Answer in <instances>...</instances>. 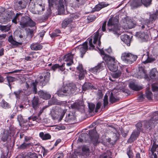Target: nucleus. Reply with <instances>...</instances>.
<instances>
[{
	"instance_id": "nucleus-1",
	"label": "nucleus",
	"mask_w": 158,
	"mask_h": 158,
	"mask_svg": "<svg viewBox=\"0 0 158 158\" xmlns=\"http://www.w3.org/2000/svg\"><path fill=\"white\" fill-rule=\"evenodd\" d=\"M77 88L75 84L71 83L67 85L63 86L57 91V94L60 97L64 96H70L75 92Z\"/></svg>"
},
{
	"instance_id": "nucleus-2",
	"label": "nucleus",
	"mask_w": 158,
	"mask_h": 158,
	"mask_svg": "<svg viewBox=\"0 0 158 158\" xmlns=\"http://www.w3.org/2000/svg\"><path fill=\"white\" fill-rule=\"evenodd\" d=\"M120 29L119 20L117 18H110L107 23V31L114 34H117Z\"/></svg>"
},
{
	"instance_id": "nucleus-3",
	"label": "nucleus",
	"mask_w": 158,
	"mask_h": 158,
	"mask_svg": "<svg viewBox=\"0 0 158 158\" xmlns=\"http://www.w3.org/2000/svg\"><path fill=\"white\" fill-rule=\"evenodd\" d=\"M66 112L65 110L62 109L58 106L53 107L51 111L50 114L54 120L57 119L59 117V120L61 121Z\"/></svg>"
},
{
	"instance_id": "nucleus-4",
	"label": "nucleus",
	"mask_w": 158,
	"mask_h": 158,
	"mask_svg": "<svg viewBox=\"0 0 158 158\" xmlns=\"http://www.w3.org/2000/svg\"><path fill=\"white\" fill-rule=\"evenodd\" d=\"M137 58V56L130 52H124L122 53L121 60L124 62L130 64L135 61Z\"/></svg>"
},
{
	"instance_id": "nucleus-5",
	"label": "nucleus",
	"mask_w": 158,
	"mask_h": 158,
	"mask_svg": "<svg viewBox=\"0 0 158 158\" xmlns=\"http://www.w3.org/2000/svg\"><path fill=\"white\" fill-rule=\"evenodd\" d=\"M19 24L22 28H24L28 27L35 26V23L30 17L26 16L22 18Z\"/></svg>"
},
{
	"instance_id": "nucleus-6",
	"label": "nucleus",
	"mask_w": 158,
	"mask_h": 158,
	"mask_svg": "<svg viewBox=\"0 0 158 158\" xmlns=\"http://www.w3.org/2000/svg\"><path fill=\"white\" fill-rule=\"evenodd\" d=\"M27 3V0H17L14 3V7L15 10H20L25 8Z\"/></svg>"
},
{
	"instance_id": "nucleus-7",
	"label": "nucleus",
	"mask_w": 158,
	"mask_h": 158,
	"mask_svg": "<svg viewBox=\"0 0 158 158\" xmlns=\"http://www.w3.org/2000/svg\"><path fill=\"white\" fill-rule=\"evenodd\" d=\"M146 53L143 55L142 60V62L145 64L154 61L155 60V59L149 56V52L148 51H146Z\"/></svg>"
},
{
	"instance_id": "nucleus-8",
	"label": "nucleus",
	"mask_w": 158,
	"mask_h": 158,
	"mask_svg": "<svg viewBox=\"0 0 158 158\" xmlns=\"http://www.w3.org/2000/svg\"><path fill=\"white\" fill-rule=\"evenodd\" d=\"M106 65L105 63L102 62L98 64L97 66L91 69V72L96 74L98 72H99L100 71L103 69L105 67Z\"/></svg>"
},
{
	"instance_id": "nucleus-9",
	"label": "nucleus",
	"mask_w": 158,
	"mask_h": 158,
	"mask_svg": "<svg viewBox=\"0 0 158 158\" xmlns=\"http://www.w3.org/2000/svg\"><path fill=\"white\" fill-rule=\"evenodd\" d=\"M77 49H79L81 53V57L82 58L83 55L85 53L88 49V42L87 41L85 42L82 44V45L78 46Z\"/></svg>"
},
{
	"instance_id": "nucleus-10",
	"label": "nucleus",
	"mask_w": 158,
	"mask_h": 158,
	"mask_svg": "<svg viewBox=\"0 0 158 158\" xmlns=\"http://www.w3.org/2000/svg\"><path fill=\"white\" fill-rule=\"evenodd\" d=\"M76 117L73 113H69L66 115L64 119V121L66 123H73L76 119Z\"/></svg>"
},
{
	"instance_id": "nucleus-11",
	"label": "nucleus",
	"mask_w": 158,
	"mask_h": 158,
	"mask_svg": "<svg viewBox=\"0 0 158 158\" xmlns=\"http://www.w3.org/2000/svg\"><path fill=\"white\" fill-rule=\"evenodd\" d=\"M130 3L132 9L136 8L142 4L141 0H131L130 1Z\"/></svg>"
},
{
	"instance_id": "nucleus-12",
	"label": "nucleus",
	"mask_w": 158,
	"mask_h": 158,
	"mask_svg": "<svg viewBox=\"0 0 158 158\" xmlns=\"http://www.w3.org/2000/svg\"><path fill=\"white\" fill-rule=\"evenodd\" d=\"M31 102L32 107L34 110H36L39 108L40 102L38 97L34 96L31 101Z\"/></svg>"
},
{
	"instance_id": "nucleus-13",
	"label": "nucleus",
	"mask_w": 158,
	"mask_h": 158,
	"mask_svg": "<svg viewBox=\"0 0 158 158\" xmlns=\"http://www.w3.org/2000/svg\"><path fill=\"white\" fill-rule=\"evenodd\" d=\"M121 40L127 46H130L131 40V37L126 34L122 35L120 36Z\"/></svg>"
},
{
	"instance_id": "nucleus-14",
	"label": "nucleus",
	"mask_w": 158,
	"mask_h": 158,
	"mask_svg": "<svg viewBox=\"0 0 158 158\" xmlns=\"http://www.w3.org/2000/svg\"><path fill=\"white\" fill-rule=\"evenodd\" d=\"M37 93L40 98L44 99H48L51 97V95L50 94L47 92H44L42 90L39 91Z\"/></svg>"
},
{
	"instance_id": "nucleus-15",
	"label": "nucleus",
	"mask_w": 158,
	"mask_h": 158,
	"mask_svg": "<svg viewBox=\"0 0 158 158\" xmlns=\"http://www.w3.org/2000/svg\"><path fill=\"white\" fill-rule=\"evenodd\" d=\"M135 25V23L131 20H127L126 23L124 26L125 29H130L134 27Z\"/></svg>"
},
{
	"instance_id": "nucleus-16",
	"label": "nucleus",
	"mask_w": 158,
	"mask_h": 158,
	"mask_svg": "<svg viewBox=\"0 0 158 158\" xmlns=\"http://www.w3.org/2000/svg\"><path fill=\"white\" fill-rule=\"evenodd\" d=\"M139 132L136 131L133 132L131 134L130 138L128 140V142L129 143H131L135 140L138 136Z\"/></svg>"
},
{
	"instance_id": "nucleus-17",
	"label": "nucleus",
	"mask_w": 158,
	"mask_h": 158,
	"mask_svg": "<svg viewBox=\"0 0 158 158\" xmlns=\"http://www.w3.org/2000/svg\"><path fill=\"white\" fill-rule=\"evenodd\" d=\"M103 58L106 63L107 65H108L109 64L115 62V59L114 57H111L108 55H105Z\"/></svg>"
},
{
	"instance_id": "nucleus-18",
	"label": "nucleus",
	"mask_w": 158,
	"mask_h": 158,
	"mask_svg": "<svg viewBox=\"0 0 158 158\" xmlns=\"http://www.w3.org/2000/svg\"><path fill=\"white\" fill-rule=\"evenodd\" d=\"M43 46L41 44L37 43H32L30 45V48L32 50L37 51L41 49Z\"/></svg>"
},
{
	"instance_id": "nucleus-19",
	"label": "nucleus",
	"mask_w": 158,
	"mask_h": 158,
	"mask_svg": "<svg viewBox=\"0 0 158 158\" xmlns=\"http://www.w3.org/2000/svg\"><path fill=\"white\" fill-rule=\"evenodd\" d=\"M94 130H91L89 131V134L90 136V139H91V142L94 145H96L97 143H98V137L97 136H94L92 135H91V133H93V132H94Z\"/></svg>"
},
{
	"instance_id": "nucleus-20",
	"label": "nucleus",
	"mask_w": 158,
	"mask_h": 158,
	"mask_svg": "<svg viewBox=\"0 0 158 158\" xmlns=\"http://www.w3.org/2000/svg\"><path fill=\"white\" fill-rule=\"evenodd\" d=\"M109 70L114 72H116L118 69V66L115 62H113L111 64H109L107 65Z\"/></svg>"
},
{
	"instance_id": "nucleus-21",
	"label": "nucleus",
	"mask_w": 158,
	"mask_h": 158,
	"mask_svg": "<svg viewBox=\"0 0 158 158\" xmlns=\"http://www.w3.org/2000/svg\"><path fill=\"white\" fill-rule=\"evenodd\" d=\"M8 41L14 47H16L19 45H21L22 43L20 42H17L15 41L13 39L12 35L9 36L8 39Z\"/></svg>"
},
{
	"instance_id": "nucleus-22",
	"label": "nucleus",
	"mask_w": 158,
	"mask_h": 158,
	"mask_svg": "<svg viewBox=\"0 0 158 158\" xmlns=\"http://www.w3.org/2000/svg\"><path fill=\"white\" fill-rule=\"evenodd\" d=\"M151 152L152 153H156V155H158V144H157L156 142L152 144L151 149Z\"/></svg>"
},
{
	"instance_id": "nucleus-23",
	"label": "nucleus",
	"mask_w": 158,
	"mask_h": 158,
	"mask_svg": "<svg viewBox=\"0 0 158 158\" xmlns=\"http://www.w3.org/2000/svg\"><path fill=\"white\" fill-rule=\"evenodd\" d=\"M143 127L146 129H150L151 127L154 124L153 122H152L151 119L148 121H143Z\"/></svg>"
},
{
	"instance_id": "nucleus-24",
	"label": "nucleus",
	"mask_w": 158,
	"mask_h": 158,
	"mask_svg": "<svg viewBox=\"0 0 158 158\" xmlns=\"http://www.w3.org/2000/svg\"><path fill=\"white\" fill-rule=\"evenodd\" d=\"M137 34L139 37L143 40V41H146L148 40V35L144 32H138Z\"/></svg>"
},
{
	"instance_id": "nucleus-25",
	"label": "nucleus",
	"mask_w": 158,
	"mask_h": 158,
	"mask_svg": "<svg viewBox=\"0 0 158 158\" xmlns=\"http://www.w3.org/2000/svg\"><path fill=\"white\" fill-rule=\"evenodd\" d=\"M129 87L132 89L136 90H140L142 89V87L138 85L133 82H130L129 84Z\"/></svg>"
},
{
	"instance_id": "nucleus-26",
	"label": "nucleus",
	"mask_w": 158,
	"mask_h": 158,
	"mask_svg": "<svg viewBox=\"0 0 158 158\" xmlns=\"http://www.w3.org/2000/svg\"><path fill=\"white\" fill-rule=\"evenodd\" d=\"M9 134V131L7 130H5L3 133L1 134V137L3 142H5L6 141L8 138Z\"/></svg>"
},
{
	"instance_id": "nucleus-27",
	"label": "nucleus",
	"mask_w": 158,
	"mask_h": 158,
	"mask_svg": "<svg viewBox=\"0 0 158 158\" xmlns=\"http://www.w3.org/2000/svg\"><path fill=\"white\" fill-rule=\"evenodd\" d=\"M39 136L43 140L49 139L51 137V135L49 134L46 133L44 134L43 132L40 133Z\"/></svg>"
},
{
	"instance_id": "nucleus-28",
	"label": "nucleus",
	"mask_w": 158,
	"mask_h": 158,
	"mask_svg": "<svg viewBox=\"0 0 158 158\" xmlns=\"http://www.w3.org/2000/svg\"><path fill=\"white\" fill-rule=\"evenodd\" d=\"M108 4H106L105 2H101L96 6L95 7V11H99L102 8L106 7L108 6Z\"/></svg>"
},
{
	"instance_id": "nucleus-29",
	"label": "nucleus",
	"mask_w": 158,
	"mask_h": 158,
	"mask_svg": "<svg viewBox=\"0 0 158 158\" xmlns=\"http://www.w3.org/2000/svg\"><path fill=\"white\" fill-rule=\"evenodd\" d=\"M119 98L112 93H111L110 97V102L111 103H115L119 101Z\"/></svg>"
},
{
	"instance_id": "nucleus-30",
	"label": "nucleus",
	"mask_w": 158,
	"mask_h": 158,
	"mask_svg": "<svg viewBox=\"0 0 158 158\" xmlns=\"http://www.w3.org/2000/svg\"><path fill=\"white\" fill-rule=\"evenodd\" d=\"M72 20L71 18H66L64 19L62 23V28H65L68 25L71 23Z\"/></svg>"
},
{
	"instance_id": "nucleus-31",
	"label": "nucleus",
	"mask_w": 158,
	"mask_h": 158,
	"mask_svg": "<svg viewBox=\"0 0 158 158\" xmlns=\"http://www.w3.org/2000/svg\"><path fill=\"white\" fill-rule=\"evenodd\" d=\"M93 87V85L90 83L86 82L82 85V90L85 91L87 89H92Z\"/></svg>"
},
{
	"instance_id": "nucleus-32",
	"label": "nucleus",
	"mask_w": 158,
	"mask_h": 158,
	"mask_svg": "<svg viewBox=\"0 0 158 158\" xmlns=\"http://www.w3.org/2000/svg\"><path fill=\"white\" fill-rule=\"evenodd\" d=\"M99 34L98 32L96 33L94 35V38L93 43L94 44H96L97 42H98V44L99 47L101 45V42L100 40V38H99Z\"/></svg>"
},
{
	"instance_id": "nucleus-33",
	"label": "nucleus",
	"mask_w": 158,
	"mask_h": 158,
	"mask_svg": "<svg viewBox=\"0 0 158 158\" xmlns=\"http://www.w3.org/2000/svg\"><path fill=\"white\" fill-rule=\"evenodd\" d=\"M38 84V82L35 81V82H33L31 85V88L32 90L33 93L36 94H37V85Z\"/></svg>"
},
{
	"instance_id": "nucleus-34",
	"label": "nucleus",
	"mask_w": 158,
	"mask_h": 158,
	"mask_svg": "<svg viewBox=\"0 0 158 158\" xmlns=\"http://www.w3.org/2000/svg\"><path fill=\"white\" fill-rule=\"evenodd\" d=\"M73 55L71 53H69L66 55L64 56V61L66 62L73 61Z\"/></svg>"
},
{
	"instance_id": "nucleus-35",
	"label": "nucleus",
	"mask_w": 158,
	"mask_h": 158,
	"mask_svg": "<svg viewBox=\"0 0 158 158\" xmlns=\"http://www.w3.org/2000/svg\"><path fill=\"white\" fill-rule=\"evenodd\" d=\"M83 106V104L82 103H81V104H80L79 103L77 102L74 103L71 105V108L73 109H74L79 110Z\"/></svg>"
},
{
	"instance_id": "nucleus-36",
	"label": "nucleus",
	"mask_w": 158,
	"mask_h": 158,
	"mask_svg": "<svg viewBox=\"0 0 158 158\" xmlns=\"http://www.w3.org/2000/svg\"><path fill=\"white\" fill-rule=\"evenodd\" d=\"M5 15L7 18L8 19L9 21H10V19H12L15 15V14L13 11H10L9 10L5 11L4 15Z\"/></svg>"
},
{
	"instance_id": "nucleus-37",
	"label": "nucleus",
	"mask_w": 158,
	"mask_h": 158,
	"mask_svg": "<svg viewBox=\"0 0 158 158\" xmlns=\"http://www.w3.org/2000/svg\"><path fill=\"white\" fill-rule=\"evenodd\" d=\"M101 142L104 145H105L109 144V143L113 144L115 143V141L112 140L110 138H109L108 139H103V140H102Z\"/></svg>"
},
{
	"instance_id": "nucleus-38",
	"label": "nucleus",
	"mask_w": 158,
	"mask_h": 158,
	"mask_svg": "<svg viewBox=\"0 0 158 158\" xmlns=\"http://www.w3.org/2000/svg\"><path fill=\"white\" fill-rule=\"evenodd\" d=\"M1 105L3 108L6 109L10 108L11 107L10 105L4 100H2Z\"/></svg>"
},
{
	"instance_id": "nucleus-39",
	"label": "nucleus",
	"mask_w": 158,
	"mask_h": 158,
	"mask_svg": "<svg viewBox=\"0 0 158 158\" xmlns=\"http://www.w3.org/2000/svg\"><path fill=\"white\" fill-rule=\"evenodd\" d=\"M11 26L10 25H7L6 26H0V30L3 32H6L8 31L10 29Z\"/></svg>"
},
{
	"instance_id": "nucleus-40",
	"label": "nucleus",
	"mask_w": 158,
	"mask_h": 158,
	"mask_svg": "<svg viewBox=\"0 0 158 158\" xmlns=\"http://www.w3.org/2000/svg\"><path fill=\"white\" fill-rule=\"evenodd\" d=\"M9 21L8 19L6 17V15H0V23H5Z\"/></svg>"
},
{
	"instance_id": "nucleus-41",
	"label": "nucleus",
	"mask_w": 158,
	"mask_h": 158,
	"mask_svg": "<svg viewBox=\"0 0 158 158\" xmlns=\"http://www.w3.org/2000/svg\"><path fill=\"white\" fill-rule=\"evenodd\" d=\"M111 155V152L110 151H107L106 153L100 155L99 158H112L110 156Z\"/></svg>"
},
{
	"instance_id": "nucleus-42",
	"label": "nucleus",
	"mask_w": 158,
	"mask_h": 158,
	"mask_svg": "<svg viewBox=\"0 0 158 158\" xmlns=\"http://www.w3.org/2000/svg\"><path fill=\"white\" fill-rule=\"evenodd\" d=\"M158 74L156 69L154 68L152 69L150 72L149 76L151 78H153L156 76Z\"/></svg>"
},
{
	"instance_id": "nucleus-43",
	"label": "nucleus",
	"mask_w": 158,
	"mask_h": 158,
	"mask_svg": "<svg viewBox=\"0 0 158 158\" xmlns=\"http://www.w3.org/2000/svg\"><path fill=\"white\" fill-rule=\"evenodd\" d=\"M64 64L65 63H64L61 66H60L58 64H56L52 67V69L55 71L57 68H58L62 71H63L64 70V69L63 68V67L64 66Z\"/></svg>"
},
{
	"instance_id": "nucleus-44",
	"label": "nucleus",
	"mask_w": 158,
	"mask_h": 158,
	"mask_svg": "<svg viewBox=\"0 0 158 158\" xmlns=\"http://www.w3.org/2000/svg\"><path fill=\"white\" fill-rule=\"evenodd\" d=\"M143 121L137 123L135 125L137 129V131H138L139 132V131H141L143 129Z\"/></svg>"
},
{
	"instance_id": "nucleus-45",
	"label": "nucleus",
	"mask_w": 158,
	"mask_h": 158,
	"mask_svg": "<svg viewBox=\"0 0 158 158\" xmlns=\"http://www.w3.org/2000/svg\"><path fill=\"white\" fill-rule=\"evenodd\" d=\"M141 69H142V70H139L138 73V78H142L144 77L146 73L144 70L142 68H141Z\"/></svg>"
},
{
	"instance_id": "nucleus-46",
	"label": "nucleus",
	"mask_w": 158,
	"mask_h": 158,
	"mask_svg": "<svg viewBox=\"0 0 158 158\" xmlns=\"http://www.w3.org/2000/svg\"><path fill=\"white\" fill-rule=\"evenodd\" d=\"M22 15V14L21 13H17L15 16L14 17V18L12 19V23H15V24H16L17 23V20L19 19V17L20 16H21Z\"/></svg>"
},
{
	"instance_id": "nucleus-47",
	"label": "nucleus",
	"mask_w": 158,
	"mask_h": 158,
	"mask_svg": "<svg viewBox=\"0 0 158 158\" xmlns=\"http://www.w3.org/2000/svg\"><path fill=\"white\" fill-rule=\"evenodd\" d=\"M82 150L83 152V154L84 155H85L86 156L89 155V151L88 147L85 146H83L82 148Z\"/></svg>"
},
{
	"instance_id": "nucleus-48",
	"label": "nucleus",
	"mask_w": 158,
	"mask_h": 158,
	"mask_svg": "<svg viewBox=\"0 0 158 158\" xmlns=\"http://www.w3.org/2000/svg\"><path fill=\"white\" fill-rule=\"evenodd\" d=\"M127 153L129 157V158H133L134 155L130 147H128L127 149Z\"/></svg>"
},
{
	"instance_id": "nucleus-49",
	"label": "nucleus",
	"mask_w": 158,
	"mask_h": 158,
	"mask_svg": "<svg viewBox=\"0 0 158 158\" xmlns=\"http://www.w3.org/2000/svg\"><path fill=\"white\" fill-rule=\"evenodd\" d=\"M24 158H38V157L35 153H30L27 155L25 156Z\"/></svg>"
},
{
	"instance_id": "nucleus-50",
	"label": "nucleus",
	"mask_w": 158,
	"mask_h": 158,
	"mask_svg": "<svg viewBox=\"0 0 158 158\" xmlns=\"http://www.w3.org/2000/svg\"><path fill=\"white\" fill-rule=\"evenodd\" d=\"M18 120L20 124V123H25L27 122V120H24L21 114H19L18 116Z\"/></svg>"
},
{
	"instance_id": "nucleus-51",
	"label": "nucleus",
	"mask_w": 158,
	"mask_h": 158,
	"mask_svg": "<svg viewBox=\"0 0 158 158\" xmlns=\"http://www.w3.org/2000/svg\"><path fill=\"white\" fill-rule=\"evenodd\" d=\"M39 78H40L39 81L40 84L41 85H45L46 83L48 81V80H46L42 76H40Z\"/></svg>"
},
{
	"instance_id": "nucleus-52",
	"label": "nucleus",
	"mask_w": 158,
	"mask_h": 158,
	"mask_svg": "<svg viewBox=\"0 0 158 158\" xmlns=\"http://www.w3.org/2000/svg\"><path fill=\"white\" fill-rule=\"evenodd\" d=\"M142 4L147 7L150 6L151 4L152 0H141Z\"/></svg>"
},
{
	"instance_id": "nucleus-53",
	"label": "nucleus",
	"mask_w": 158,
	"mask_h": 158,
	"mask_svg": "<svg viewBox=\"0 0 158 158\" xmlns=\"http://www.w3.org/2000/svg\"><path fill=\"white\" fill-rule=\"evenodd\" d=\"M122 73L120 71H118L116 72H114L111 74V76L113 78H117L120 77Z\"/></svg>"
},
{
	"instance_id": "nucleus-54",
	"label": "nucleus",
	"mask_w": 158,
	"mask_h": 158,
	"mask_svg": "<svg viewBox=\"0 0 158 158\" xmlns=\"http://www.w3.org/2000/svg\"><path fill=\"white\" fill-rule=\"evenodd\" d=\"M7 79L9 83V86L10 89H11V85H10V82H13L15 80H16V79L14 77L9 76L7 77Z\"/></svg>"
},
{
	"instance_id": "nucleus-55",
	"label": "nucleus",
	"mask_w": 158,
	"mask_h": 158,
	"mask_svg": "<svg viewBox=\"0 0 158 158\" xmlns=\"http://www.w3.org/2000/svg\"><path fill=\"white\" fill-rule=\"evenodd\" d=\"M36 9L37 10L39 13L44 10V7L42 4H38L36 6Z\"/></svg>"
},
{
	"instance_id": "nucleus-56",
	"label": "nucleus",
	"mask_w": 158,
	"mask_h": 158,
	"mask_svg": "<svg viewBox=\"0 0 158 158\" xmlns=\"http://www.w3.org/2000/svg\"><path fill=\"white\" fill-rule=\"evenodd\" d=\"M146 97L149 99H151L152 97V93L148 90L146 91Z\"/></svg>"
},
{
	"instance_id": "nucleus-57",
	"label": "nucleus",
	"mask_w": 158,
	"mask_h": 158,
	"mask_svg": "<svg viewBox=\"0 0 158 158\" xmlns=\"http://www.w3.org/2000/svg\"><path fill=\"white\" fill-rule=\"evenodd\" d=\"M80 17V14L78 13H75L71 14L70 17L74 19L78 18Z\"/></svg>"
},
{
	"instance_id": "nucleus-58",
	"label": "nucleus",
	"mask_w": 158,
	"mask_h": 158,
	"mask_svg": "<svg viewBox=\"0 0 158 158\" xmlns=\"http://www.w3.org/2000/svg\"><path fill=\"white\" fill-rule=\"evenodd\" d=\"M88 106L89 109V112H91L93 111L95 108V105L92 103H89Z\"/></svg>"
},
{
	"instance_id": "nucleus-59",
	"label": "nucleus",
	"mask_w": 158,
	"mask_h": 158,
	"mask_svg": "<svg viewBox=\"0 0 158 158\" xmlns=\"http://www.w3.org/2000/svg\"><path fill=\"white\" fill-rule=\"evenodd\" d=\"M58 11L59 13L60 14H63L65 11L64 6H58Z\"/></svg>"
},
{
	"instance_id": "nucleus-60",
	"label": "nucleus",
	"mask_w": 158,
	"mask_h": 158,
	"mask_svg": "<svg viewBox=\"0 0 158 158\" xmlns=\"http://www.w3.org/2000/svg\"><path fill=\"white\" fill-rule=\"evenodd\" d=\"M30 143H26L24 142L19 147V148L22 149H25L27 147L29 146Z\"/></svg>"
},
{
	"instance_id": "nucleus-61",
	"label": "nucleus",
	"mask_w": 158,
	"mask_h": 158,
	"mask_svg": "<svg viewBox=\"0 0 158 158\" xmlns=\"http://www.w3.org/2000/svg\"><path fill=\"white\" fill-rule=\"evenodd\" d=\"M153 122V124L158 123V115L153 117L150 119Z\"/></svg>"
},
{
	"instance_id": "nucleus-62",
	"label": "nucleus",
	"mask_w": 158,
	"mask_h": 158,
	"mask_svg": "<svg viewBox=\"0 0 158 158\" xmlns=\"http://www.w3.org/2000/svg\"><path fill=\"white\" fill-rule=\"evenodd\" d=\"M44 78L48 81L50 77V73L48 72H46L44 73Z\"/></svg>"
},
{
	"instance_id": "nucleus-63",
	"label": "nucleus",
	"mask_w": 158,
	"mask_h": 158,
	"mask_svg": "<svg viewBox=\"0 0 158 158\" xmlns=\"http://www.w3.org/2000/svg\"><path fill=\"white\" fill-rule=\"evenodd\" d=\"M22 92V91L21 90H18L17 91L14 92L13 93L15 95L16 98H19L20 94Z\"/></svg>"
},
{
	"instance_id": "nucleus-64",
	"label": "nucleus",
	"mask_w": 158,
	"mask_h": 158,
	"mask_svg": "<svg viewBox=\"0 0 158 158\" xmlns=\"http://www.w3.org/2000/svg\"><path fill=\"white\" fill-rule=\"evenodd\" d=\"M85 71L79 72V77L80 80L83 79L85 77Z\"/></svg>"
}]
</instances>
